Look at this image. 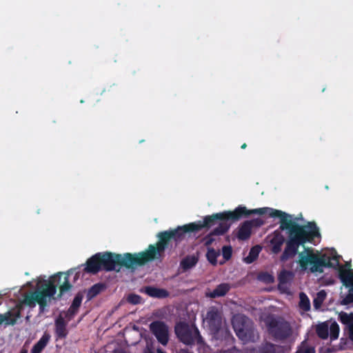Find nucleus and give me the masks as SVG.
Here are the masks:
<instances>
[{
	"label": "nucleus",
	"mask_w": 353,
	"mask_h": 353,
	"mask_svg": "<svg viewBox=\"0 0 353 353\" xmlns=\"http://www.w3.org/2000/svg\"><path fill=\"white\" fill-rule=\"evenodd\" d=\"M206 321L209 328L214 332H218L222 325V317L221 312L215 307H211L206 314Z\"/></svg>",
	"instance_id": "obj_9"
},
{
	"label": "nucleus",
	"mask_w": 353,
	"mask_h": 353,
	"mask_svg": "<svg viewBox=\"0 0 353 353\" xmlns=\"http://www.w3.org/2000/svg\"><path fill=\"white\" fill-rule=\"evenodd\" d=\"M83 298V296L81 292H78L75 295L71 305L65 314V317L68 318L69 321L71 320L77 313L79 308L81 305Z\"/></svg>",
	"instance_id": "obj_13"
},
{
	"label": "nucleus",
	"mask_w": 353,
	"mask_h": 353,
	"mask_svg": "<svg viewBox=\"0 0 353 353\" xmlns=\"http://www.w3.org/2000/svg\"><path fill=\"white\" fill-rule=\"evenodd\" d=\"M330 339L332 341L336 340L339 337V326L336 323L334 322L331 324L330 327Z\"/></svg>",
	"instance_id": "obj_29"
},
{
	"label": "nucleus",
	"mask_w": 353,
	"mask_h": 353,
	"mask_svg": "<svg viewBox=\"0 0 353 353\" xmlns=\"http://www.w3.org/2000/svg\"><path fill=\"white\" fill-rule=\"evenodd\" d=\"M248 224L250 225L252 230L253 228H259L264 224V221L261 218H256L251 220H248Z\"/></svg>",
	"instance_id": "obj_31"
},
{
	"label": "nucleus",
	"mask_w": 353,
	"mask_h": 353,
	"mask_svg": "<svg viewBox=\"0 0 353 353\" xmlns=\"http://www.w3.org/2000/svg\"><path fill=\"white\" fill-rule=\"evenodd\" d=\"M286 273L287 272H284L283 274H281L279 275V279L280 283H285L286 282L285 277V274H286Z\"/></svg>",
	"instance_id": "obj_36"
},
{
	"label": "nucleus",
	"mask_w": 353,
	"mask_h": 353,
	"mask_svg": "<svg viewBox=\"0 0 353 353\" xmlns=\"http://www.w3.org/2000/svg\"><path fill=\"white\" fill-rule=\"evenodd\" d=\"M338 277L343 285L347 288H353V270L340 266L339 268Z\"/></svg>",
	"instance_id": "obj_12"
},
{
	"label": "nucleus",
	"mask_w": 353,
	"mask_h": 353,
	"mask_svg": "<svg viewBox=\"0 0 353 353\" xmlns=\"http://www.w3.org/2000/svg\"><path fill=\"white\" fill-rule=\"evenodd\" d=\"M230 228V224L219 223L217 227L203 238L202 242L205 246L210 247L215 241L214 236H222L228 232Z\"/></svg>",
	"instance_id": "obj_10"
},
{
	"label": "nucleus",
	"mask_w": 353,
	"mask_h": 353,
	"mask_svg": "<svg viewBox=\"0 0 353 353\" xmlns=\"http://www.w3.org/2000/svg\"><path fill=\"white\" fill-rule=\"evenodd\" d=\"M335 263L331 262L329 259L326 260L325 256H319L318 254H314L311 249L306 250V254L304 252L299 253V264L302 270H306L308 265H310V270L311 272H323V268H332L338 269L341 266L338 256H334L332 258Z\"/></svg>",
	"instance_id": "obj_4"
},
{
	"label": "nucleus",
	"mask_w": 353,
	"mask_h": 353,
	"mask_svg": "<svg viewBox=\"0 0 353 353\" xmlns=\"http://www.w3.org/2000/svg\"><path fill=\"white\" fill-rule=\"evenodd\" d=\"M327 294L325 290H322L317 292L316 298L313 301V305L315 308L321 307L326 298Z\"/></svg>",
	"instance_id": "obj_27"
},
{
	"label": "nucleus",
	"mask_w": 353,
	"mask_h": 353,
	"mask_svg": "<svg viewBox=\"0 0 353 353\" xmlns=\"http://www.w3.org/2000/svg\"><path fill=\"white\" fill-rule=\"evenodd\" d=\"M252 228L247 221L243 222L238 228L236 237L240 241H245L250 238Z\"/></svg>",
	"instance_id": "obj_17"
},
{
	"label": "nucleus",
	"mask_w": 353,
	"mask_h": 353,
	"mask_svg": "<svg viewBox=\"0 0 353 353\" xmlns=\"http://www.w3.org/2000/svg\"><path fill=\"white\" fill-rule=\"evenodd\" d=\"M78 268H71L66 272H58L52 276L49 280L43 285L41 290H36L25 295L21 304L34 307L37 303L39 305L40 312H43L45 308L48 306V301L54 296L57 292V288L59 287L61 296L64 293L68 292L72 288V284L70 283L69 276H74V282L76 281L80 275V272L77 271Z\"/></svg>",
	"instance_id": "obj_3"
},
{
	"label": "nucleus",
	"mask_w": 353,
	"mask_h": 353,
	"mask_svg": "<svg viewBox=\"0 0 353 353\" xmlns=\"http://www.w3.org/2000/svg\"><path fill=\"white\" fill-rule=\"evenodd\" d=\"M317 336L321 339H327L329 336V327L326 323L319 324L316 327Z\"/></svg>",
	"instance_id": "obj_22"
},
{
	"label": "nucleus",
	"mask_w": 353,
	"mask_h": 353,
	"mask_svg": "<svg viewBox=\"0 0 353 353\" xmlns=\"http://www.w3.org/2000/svg\"><path fill=\"white\" fill-rule=\"evenodd\" d=\"M51 336L48 332H45L40 339L33 345L31 353H41L50 342Z\"/></svg>",
	"instance_id": "obj_15"
},
{
	"label": "nucleus",
	"mask_w": 353,
	"mask_h": 353,
	"mask_svg": "<svg viewBox=\"0 0 353 353\" xmlns=\"http://www.w3.org/2000/svg\"><path fill=\"white\" fill-rule=\"evenodd\" d=\"M299 297V307L304 311H308L310 309V302L307 296L304 292H301Z\"/></svg>",
	"instance_id": "obj_25"
},
{
	"label": "nucleus",
	"mask_w": 353,
	"mask_h": 353,
	"mask_svg": "<svg viewBox=\"0 0 353 353\" xmlns=\"http://www.w3.org/2000/svg\"><path fill=\"white\" fill-rule=\"evenodd\" d=\"M230 286L228 283H221L218 285L209 294L211 298H216L225 296L230 290Z\"/></svg>",
	"instance_id": "obj_20"
},
{
	"label": "nucleus",
	"mask_w": 353,
	"mask_h": 353,
	"mask_svg": "<svg viewBox=\"0 0 353 353\" xmlns=\"http://www.w3.org/2000/svg\"><path fill=\"white\" fill-rule=\"evenodd\" d=\"M180 353H192V352H190L188 350H181V352Z\"/></svg>",
	"instance_id": "obj_40"
},
{
	"label": "nucleus",
	"mask_w": 353,
	"mask_h": 353,
	"mask_svg": "<svg viewBox=\"0 0 353 353\" xmlns=\"http://www.w3.org/2000/svg\"><path fill=\"white\" fill-rule=\"evenodd\" d=\"M270 217L280 219L279 229L281 231L288 230V238L285 240L281 233L275 230L270 243L272 246L271 251L274 254L281 252L282 245L285 243V247L280 256L283 262L293 259L299 252L301 245L304 246L306 243H311L315 237L321 236L319 228L314 222H309L307 225H300L292 220V216L279 210L268 208Z\"/></svg>",
	"instance_id": "obj_2"
},
{
	"label": "nucleus",
	"mask_w": 353,
	"mask_h": 353,
	"mask_svg": "<svg viewBox=\"0 0 353 353\" xmlns=\"http://www.w3.org/2000/svg\"><path fill=\"white\" fill-rule=\"evenodd\" d=\"M127 301L130 303L137 305L141 303V297L138 294H130L128 295Z\"/></svg>",
	"instance_id": "obj_33"
},
{
	"label": "nucleus",
	"mask_w": 353,
	"mask_h": 353,
	"mask_svg": "<svg viewBox=\"0 0 353 353\" xmlns=\"http://www.w3.org/2000/svg\"><path fill=\"white\" fill-rule=\"evenodd\" d=\"M348 336L350 339L353 341V323L348 327Z\"/></svg>",
	"instance_id": "obj_35"
},
{
	"label": "nucleus",
	"mask_w": 353,
	"mask_h": 353,
	"mask_svg": "<svg viewBox=\"0 0 353 353\" xmlns=\"http://www.w3.org/2000/svg\"><path fill=\"white\" fill-rule=\"evenodd\" d=\"M236 336L243 343L254 342L258 336L252 323H247L243 317H236L232 321Z\"/></svg>",
	"instance_id": "obj_7"
},
{
	"label": "nucleus",
	"mask_w": 353,
	"mask_h": 353,
	"mask_svg": "<svg viewBox=\"0 0 353 353\" xmlns=\"http://www.w3.org/2000/svg\"><path fill=\"white\" fill-rule=\"evenodd\" d=\"M17 309L14 311H8L4 314H0V325L4 324L5 326L14 325L17 320L21 317V306H17Z\"/></svg>",
	"instance_id": "obj_11"
},
{
	"label": "nucleus",
	"mask_w": 353,
	"mask_h": 353,
	"mask_svg": "<svg viewBox=\"0 0 353 353\" xmlns=\"http://www.w3.org/2000/svg\"><path fill=\"white\" fill-rule=\"evenodd\" d=\"M113 353H127V352L123 350H114Z\"/></svg>",
	"instance_id": "obj_37"
},
{
	"label": "nucleus",
	"mask_w": 353,
	"mask_h": 353,
	"mask_svg": "<svg viewBox=\"0 0 353 353\" xmlns=\"http://www.w3.org/2000/svg\"><path fill=\"white\" fill-rule=\"evenodd\" d=\"M150 329L161 344L167 345L169 340V330L168 325L164 322L153 321L150 325Z\"/></svg>",
	"instance_id": "obj_8"
},
{
	"label": "nucleus",
	"mask_w": 353,
	"mask_h": 353,
	"mask_svg": "<svg viewBox=\"0 0 353 353\" xmlns=\"http://www.w3.org/2000/svg\"><path fill=\"white\" fill-rule=\"evenodd\" d=\"M222 255L225 261H228L232 255V248L230 245H224L222 248Z\"/></svg>",
	"instance_id": "obj_30"
},
{
	"label": "nucleus",
	"mask_w": 353,
	"mask_h": 353,
	"mask_svg": "<svg viewBox=\"0 0 353 353\" xmlns=\"http://www.w3.org/2000/svg\"><path fill=\"white\" fill-rule=\"evenodd\" d=\"M144 292L148 296L153 298L164 299L169 296L168 290L162 288H158L153 286H147L145 288Z\"/></svg>",
	"instance_id": "obj_16"
},
{
	"label": "nucleus",
	"mask_w": 353,
	"mask_h": 353,
	"mask_svg": "<svg viewBox=\"0 0 353 353\" xmlns=\"http://www.w3.org/2000/svg\"><path fill=\"white\" fill-rule=\"evenodd\" d=\"M295 353H316L313 347L299 348Z\"/></svg>",
	"instance_id": "obj_34"
},
{
	"label": "nucleus",
	"mask_w": 353,
	"mask_h": 353,
	"mask_svg": "<svg viewBox=\"0 0 353 353\" xmlns=\"http://www.w3.org/2000/svg\"><path fill=\"white\" fill-rule=\"evenodd\" d=\"M175 333L178 339L183 343L191 345L196 343H203L202 336L195 325H189L186 323L180 322L175 325Z\"/></svg>",
	"instance_id": "obj_6"
},
{
	"label": "nucleus",
	"mask_w": 353,
	"mask_h": 353,
	"mask_svg": "<svg viewBox=\"0 0 353 353\" xmlns=\"http://www.w3.org/2000/svg\"><path fill=\"white\" fill-rule=\"evenodd\" d=\"M246 147H247V144H246V143H244L241 146V148L242 149H245Z\"/></svg>",
	"instance_id": "obj_39"
},
{
	"label": "nucleus",
	"mask_w": 353,
	"mask_h": 353,
	"mask_svg": "<svg viewBox=\"0 0 353 353\" xmlns=\"http://www.w3.org/2000/svg\"><path fill=\"white\" fill-rule=\"evenodd\" d=\"M339 320L341 323L349 327L353 323V313L347 314L345 312H341L339 314Z\"/></svg>",
	"instance_id": "obj_24"
},
{
	"label": "nucleus",
	"mask_w": 353,
	"mask_h": 353,
	"mask_svg": "<svg viewBox=\"0 0 353 353\" xmlns=\"http://www.w3.org/2000/svg\"><path fill=\"white\" fill-rule=\"evenodd\" d=\"M19 353H28V350L26 348H22Z\"/></svg>",
	"instance_id": "obj_38"
},
{
	"label": "nucleus",
	"mask_w": 353,
	"mask_h": 353,
	"mask_svg": "<svg viewBox=\"0 0 353 353\" xmlns=\"http://www.w3.org/2000/svg\"><path fill=\"white\" fill-rule=\"evenodd\" d=\"M219 254V251H216L213 248H208L206 258L212 265H216L217 264V257Z\"/></svg>",
	"instance_id": "obj_23"
},
{
	"label": "nucleus",
	"mask_w": 353,
	"mask_h": 353,
	"mask_svg": "<svg viewBox=\"0 0 353 353\" xmlns=\"http://www.w3.org/2000/svg\"><path fill=\"white\" fill-rule=\"evenodd\" d=\"M67 323L64 319L59 316L55 320V334L57 339H65L68 336Z\"/></svg>",
	"instance_id": "obj_14"
},
{
	"label": "nucleus",
	"mask_w": 353,
	"mask_h": 353,
	"mask_svg": "<svg viewBox=\"0 0 353 353\" xmlns=\"http://www.w3.org/2000/svg\"><path fill=\"white\" fill-rule=\"evenodd\" d=\"M105 288L106 285L103 283H98L93 285L90 288H89L87 292L88 300H92L93 298H94L99 294H100L102 291H103Z\"/></svg>",
	"instance_id": "obj_21"
},
{
	"label": "nucleus",
	"mask_w": 353,
	"mask_h": 353,
	"mask_svg": "<svg viewBox=\"0 0 353 353\" xmlns=\"http://www.w3.org/2000/svg\"><path fill=\"white\" fill-rule=\"evenodd\" d=\"M353 303V288H350L349 292L342 299L341 304L346 305Z\"/></svg>",
	"instance_id": "obj_32"
},
{
	"label": "nucleus",
	"mask_w": 353,
	"mask_h": 353,
	"mask_svg": "<svg viewBox=\"0 0 353 353\" xmlns=\"http://www.w3.org/2000/svg\"><path fill=\"white\" fill-rule=\"evenodd\" d=\"M269 210L268 207L248 210L245 206L239 205L233 211H224L207 215L203 217V221L190 223L178 226L174 230L159 232L157 236L159 241L155 244H150L145 251L134 254L126 252L123 254L112 252L97 253L87 260L84 271L95 274L101 270L119 272L121 268L134 270L148 262L161 259L169 243L172 240L176 243L181 242L185 239V234L188 232L195 233L203 228L209 230L218 223L231 225L232 222L237 221L251 214H265Z\"/></svg>",
	"instance_id": "obj_1"
},
{
	"label": "nucleus",
	"mask_w": 353,
	"mask_h": 353,
	"mask_svg": "<svg viewBox=\"0 0 353 353\" xmlns=\"http://www.w3.org/2000/svg\"><path fill=\"white\" fill-rule=\"evenodd\" d=\"M261 250V247L259 245L252 247L250 251L249 256L245 259L246 262L250 263L256 259Z\"/></svg>",
	"instance_id": "obj_26"
},
{
	"label": "nucleus",
	"mask_w": 353,
	"mask_h": 353,
	"mask_svg": "<svg viewBox=\"0 0 353 353\" xmlns=\"http://www.w3.org/2000/svg\"><path fill=\"white\" fill-rule=\"evenodd\" d=\"M258 279L267 284L272 283L274 281V276L266 272L259 274Z\"/></svg>",
	"instance_id": "obj_28"
},
{
	"label": "nucleus",
	"mask_w": 353,
	"mask_h": 353,
	"mask_svg": "<svg viewBox=\"0 0 353 353\" xmlns=\"http://www.w3.org/2000/svg\"><path fill=\"white\" fill-rule=\"evenodd\" d=\"M259 353H283V348L281 345L265 342L260 346Z\"/></svg>",
	"instance_id": "obj_18"
},
{
	"label": "nucleus",
	"mask_w": 353,
	"mask_h": 353,
	"mask_svg": "<svg viewBox=\"0 0 353 353\" xmlns=\"http://www.w3.org/2000/svg\"><path fill=\"white\" fill-rule=\"evenodd\" d=\"M268 334L276 341H284L292 335L290 323L281 316H268L265 321Z\"/></svg>",
	"instance_id": "obj_5"
},
{
	"label": "nucleus",
	"mask_w": 353,
	"mask_h": 353,
	"mask_svg": "<svg viewBox=\"0 0 353 353\" xmlns=\"http://www.w3.org/2000/svg\"><path fill=\"white\" fill-rule=\"evenodd\" d=\"M198 256L195 255H188L181 261L180 267L183 270V272H186L194 267L198 263Z\"/></svg>",
	"instance_id": "obj_19"
}]
</instances>
